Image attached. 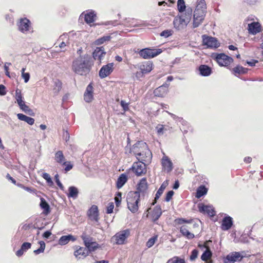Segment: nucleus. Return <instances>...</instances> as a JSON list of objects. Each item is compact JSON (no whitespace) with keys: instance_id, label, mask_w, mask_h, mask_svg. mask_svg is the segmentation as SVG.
<instances>
[{"instance_id":"6","label":"nucleus","mask_w":263,"mask_h":263,"mask_svg":"<svg viewBox=\"0 0 263 263\" xmlns=\"http://www.w3.org/2000/svg\"><path fill=\"white\" fill-rule=\"evenodd\" d=\"M130 235V230L126 229L117 233L112 238L111 240L115 241L117 245L125 243V240Z\"/></svg>"},{"instance_id":"16","label":"nucleus","mask_w":263,"mask_h":263,"mask_svg":"<svg viewBox=\"0 0 263 263\" xmlns=\"http://www.w3.org/2000/svg\"><path fill=\"white\" fill-rule=\"evenodd\" d=\"M169 85V83L165 82L162 85L157 88L154 91L155 96L159 97H164L168 91V87Z\"/></svg>"},{"instance_id":"37","label":"nucleus","mask_w":263,"mask_h":263,"mask_svg":"<svg viewBox=\"0 0 263 263\" xmlns=\"http://www.w3.org/2000/svg\"><path fill=\"white\" fill-rule=\"evenodd\" d=\"M195 9H198V10L206 11V4L205 0H197Z\"/></svg>"},{"instance_id":"11","label":"nucleus","mask_w":263,"mask_h":263,"mask_svg":"<svg viewBox=\"0 0 263 263\" xmlns=\"http://www.w3.org/2000/svg\"><path fill=\"white\" fill-rule=\"evenodd\" d=\"M114 70V63H108L103 66L100 69L99 76L101 79H104L109 76Z\"/></svg>"},{"instance_id":"54","label":"nucleus","mask_w":263,"mask_h":263,"mask_svg":"<svg viewBox=\"0 0 263 263\" xmlns=\"http://www.w3.org/2000/svg\"><path fill=\"white\" fill-rule=\"evenodd\" d=\"M121 196L122 193L121 192H118L117 196L115 198V203L117 206H118L121 203Z\"/></svg>"},{"instance_id":"40","label":"nucleus","mask_w":263,"mask_h":263,"mask_svg":"<svg viewBox=\"0 0 263 263\" xmlns=\"http://www.w3.org/2000/svg\"><path fill=\"white\" fill-rule=\"evenodd\" d=\"M85 248L88 249V253H89L90 252L95 251L98 249L99 248V244L96 241H92Z\"/></svg>"},{"instance_id":"12","label":"nucleus","mask_w":263,"mask_h":263,"mask_svg":"<svg viewBox=\"0 0 263 263\" xmlns=\"http://www.w3.org/2000/svg\"><path fill=\"white\" fill-rule=\"evenodd\" d=\"M93 99V87L92 83H90L87 86L84 93V100L87 103L92 102Z\"/></svg>"},{"instance_id":"46","label":"nucleus","mask_w":263,"mask_h":263,"mask_svg":"<svg viewBox=\"0 0 263 263\" xmlns=\"http://www.w3.org/2000/svg\"><path fill=\"white\" fill-rule=\"evenodd\" d=\"M157 235H155L153 237L149 238L148 240L146 242V247L148 248L152 247L155 244L156 241L157 240Z\"/></svg>"},{"instance_id":"10","label":"nucleus","mask_w":263,"mask_h":263,"mask_svg":"<svg viewBox=\"0 0 263 263\" xmlns=\"http://www.w3.org/2000/svg\"><path fill=\"white\" fill-rule=\"evenodd\" d=\"M202 39L203 44L208 48H216L219 46V43L215 37L204 34L202 35Z\"/></svg>"},{"instance_id":"56","label":"nucleus","mask_w":263,"mask_h":263,"mask_svg":"<svg viewBox=\"0 0 263 263\" xmlns=\"http://www.w3.org/2000/svg\"><path fill=\"white\" fill-rule=\"evenodd\" d=\"M54 178H55V182H56L57 184L58 185V186L60 188L61 190H64V186L63 185V184H62V183L61 182V181L59 180L58 174H56L55 175Z\"/></svg>"},{"instance_id":"58","label":"nucleus","mask_w":263,"mask_h":263,"mask_svg":"<svg viewBox=\"0 0 263 263\" xmlns=\"http://www.w3.org/2000/svg\"><path fill=\"white\" fill-rule=\"evenodd\" d=\"M167 112L168 114H169L171 117L174 120H175L176 122H182L183 121V119L181 117H178L177 116H176L175 115L172 114V113H171L168 111H166Z\"/></svg>"},{"instance_id":"64","label":"nucleus","mask_w":263,"mask_h":263,"mask_svg":"<svg viewBox=\"0 0 263 263\" xmlns=\"http://www.w3.org/2000/svg\"><path fill=\"white\" fill-rule=\"evenodd\" d=\"M22 77L24 79V82L27 83L30 79V74L28 72H26L25 74H22Z\"/></svg>"},{"instance_id":"18","label":"nucleus","mask_w":263,"mask_h":263,"mask_svg":"<svg viewBox=\"0 0 263 263\" xmlns=\"http://www.w3.org/2000/svg\"><path fill=\"white\" fill-rule=\"evenodd\" d=\"M199 211L203 214H207L209 216L213 217L215 215V212L213 208L211 205L203 204L198 205Z\"/></svg>"},{"instance_id":"24","label":"nucleus","mask_w":263,"mask_h":263,"mask_svg":"<svg viewBox=\"0 0 263 263\" xmlns=\"http://www.w3.org/2000/svg\"><path fill=\"white\" fill-rule=\"evenodd\" d=\"M226 257L228 260L235 262L241 261L243 256L240 252H233L228 254Z\"/></svg>"},{"instance_id":"4","label":"nucleus","mask_w":263,"mask_h":263,"mask_svg":"<svg viewBox=\"0 0 263 263\" xmlns=\"http://www.w3.org/2000/svg\"><path fill=\"white\" fill-rule=\"evenodd\" d=\"M140 195L138 192H129L127 197V206L132 213H136L138 210Z\"/></svg>"},{"instance_id":"62","label":"nucleus","mask_w":263,"mask_h":263,"mask_svg":"<svg viewBox=\"0 0 263 263\" xmlns=\"http://www.w3.org/2000/svg\"><path fill=\"white\" fill-rule=\"evenodd\" d=\"M242 2L248 5H254L258 1V0H242Z\"/></svg>"},{"instance_id":"61","label":"nucleus","mask_w":263,"mask_h":263,"mask_svg":"<svg viewBox=\"0 0 263 263\" xmlns=\"http://www.w3.org/2000/svg\"><path fill=\"white\" fill-rule=\"evenodd\" d=\"M174 194V191H168L166 194V197L165 198V200L167 202L170 201L171 200V199H172Z\"/></svg>"},{"instance_id":"60","label":"nucleus","mask_w":263,"mask_h":263,"mask_svg":"<svg viewBox=\"0 0 263 263\" xmlns=\"http://www.w3.org/2000/svg\"><path fill=\"white\" fill-rule=\"evenodd\" d=\"M120 105L123 108V109L124 111H126L128 110V103H126L125 101L121 100L120 102Z\"/></svg>"},{"instance_id":"59","label":"nucleus","mask_w":263,"mask_h":263,"mask_svg":"<svg viewBox=\"0 0 263 263\" xmlns=\"http://www.w3.org/2000/svg\"><path fill=\"white\" fill-rule=\"evenodd\" d=\"M114 208V204L113 202H110L109 203L107 209H106V213L107 214H110L112 213L113 210Z\"/></svg>"},{"instance_id":"39","label":"nucleus","mask_w":263,"mask_h":263,"mask_svg":"<svg viewBox=\"0 0 263 263\" xmlns=\"http://www.w3.org/2000/svg\"><path fill=\"white\" fill-rule=\"evenodd\" d=\"M233 72L235 74H245L248 71V69L243 67L241 66H237L236 67L233 68Z\"/></svg>"},{"instance_id":"9","label":"nucleus","mask_w":263,"mask_h":263,"mask_svg":"<svg viewBox=\"0 0 263 263\" xmlns=\"http://www.w3.org/2000/svg\"><path fill=\"white\" fill-rule=\"evenodd\" d=\"M206 11L195 9L193 15V27H198L204 20Z\"/></svg>"},{"instance_id":"26","label":"nucleus","mask_w":263,"mask_h":263,"mask_svg":"<svg viewBox=\"0 0 263 263\" xmlns=\"http://www.w3.org/2000/svg\"><path fill=\"white\" fill-rule=\"evenodd\" d=\"M198 70L201 76L203 77L209 76L212 73V69L206 65H201L198 67Z\"/></svg>"},{"instance_id":"15","label":"nucleus","mask_w":263,"mask_h":263,"mask_svg":"<svg viewBox=\"0 0 263 263\" xmlns=\"http://www.w3.org/2000/svg\"><path fill=\"white\" fill-rule=\"evenodd\" d=\"M87 215L91 220L98 222L99 219L98 206L96 205H92L88 210Z\"/></svg>"},{"instance_id":"55","label":"nucleus","mask_w":263,"mask_h":263,"mask_svg":"<svg viewBox=\"0 0 263 263\" xmlns=\"http://www.w3.org/2000/svg\"><path fill=\"white\" fill-rule=\"evenodd\" d=\"M198 254V250L196 249H194L192 251L191 255L190 257V260L192 261L194 260L197 257Z\"/></svg>"},{"instance_id":"1","label":"nucleus","mask_w":263,"mask_h":263,"mask_svg":"<svg viewBox=\"0 0 263 263\" xmlns=\"http://www.w3.org/2000/svg\"><path fill=\"white\" fill-rule=\"evenodd\" d=\"M93 65L91 57L87 55L80 56L75 59L72 63V70L76 74L86 76L91 70Z\"/></svg>"},{"instance_id":"33","label":"nucleus","mask_w":263,"mask_h":263,"mask_svg":"<svg viewBox=\"0 0 263 263\" xmlns=\"http://www.w3.org/2000/svg\"><path fill=\"white\" fill-rule=\"evenodd\" d=\"M127 176L126 175L122 174L118 178L117 181V187L120 189L122 187L127 181Z\"/></svg>"},{"instance_id":"22","label":"nucleus","mask_w":263,"mask_h":263,"mask_svg":"<svg viewBox=\"0 0 263 263\" xmlns=\"http://www.w3.org/2000/svg\"><path fill=\"white\" fill-rule=\"evenodd\" d=\"M88 249L84 247H77V250L74 251V255L76 258L80 259L84 258L88 256Z\"/></svg>"},{"instance_id":"38","label":"nucleus","mask_w":263,"mask_h":263,"mask_svg":"<svg viewBox=\"0 0 263 263\" xmlns=\"http://www.w3.org/2000/svg\"><path fill=\"white\" fill-rule=\"evenodd\" d=\"M212 255V252L209 248H207L202 253L201 256V259L203 261H208L211 258Z\"/></svg>"},{"instance_id":"41","label":"nucleus","mask_w":263,"mask_h":263,"mask_svg":"<svg viewBox=\"0 0 263 263\" xmlns=\"http://www.w3.org/2000/svg\"><path fill=\"white\" fill-rule=\"evenodd\" d=\"M110 35H105L100 38H99L95 41V44L97 45H100L106 42L109 41L111 39Z\"/></svg>"},{"instance_id":"63","label":"nucleus","mask_w":263,"mask_h":263,"mask_svg":"<svg viewBox=\"0 0 263 263\" xmlns=\"http://www.w3.org/2000/svg\"><path fill=\"white\" fill-rule=\"evenodd\" d=\"M66 166L65 167V171L66 172H68L70 170H71L73 167V165L70 162H67L66 165H65Z\"/></svg>"},{"instance_id":"32","label":"nucleus","mask_w":263,"mask_h":263,"mask_svg":"<svg viewBox=\"0 0 263 263\" xmlns=\"http://www.w3.org/2000/svg\"><path fill=\"white\" fill-rule=\"evenodd\" d=\"M167 183H165V182H164L161 184V185L160 186V187H159V189H158V190L157 191V192L156 194L154 201H153V202L152 204V205H154L157 202V200L159 198L160 196L162 194L164 189H165V187L167 186Z\"/></svg>"},{"instance_id":"53","label":"nucleus","mask_w":263,"mask_h":263,"mask_svg":"<svg viewBox=\"0 0 263 263\" xmlns=\"http://www.w3.org/2000/svg\"><path fill=\"white\" fill-rule=\"evenodd\" d=\"M173 32L172 30H165L161 32L160 35L164 37H168L172 35Z\"/></svg>"},{"instance_id":"13","label":"nucleus","mask_w":263,"mask_h":263,"mask_svg":"<svg viewBox=\"0 0 263 263\" xmlns=\"http://www.w3.org/2000/svg\"><path fill=\"white\" fill-rule=\"evenodd\" d=\"M162 170L167 173L171 172L173 168V165L170 159L166 156H164L161 159Z\"/></svg>"},{"instance_id":"19","label":"nucleus","mask_w":263,"mask_h":263,"mask_svg":"<svg viewBox=\"0 0 263 263\" xmlns=\"http://www.w3.org/2000/svg\"><path fill=\"white\" fill-rule=\"evenodd\" d=\"M106 54L105 49L103 46L97 47L92 53V56L95 60H99L100 62Z\"/></svg>"},{"instance_id":"27","label":"nucleus","mask_w":263,"mask_h":263,"mask_svg":"<svg viewBox=\"0 0 263 263\" xmlns=\"http://www.w3.org/2000/svg\"><path fill=\"white\" fill-rule=\"evenodd\" d=\"M134 18H126L125 20V24L127 26L131 27L147 26L148 24L145 21H140L139 23H135Z\"/></svg>"},{"instance_id":"2","label":"nucleus","mask_w":263,"mask_h":263,"mask_svg":"<svg viewBox=\"0 0 263 263\" xmlns=\"http://www.w3.org/2000/svg\"><path fill=\"white\" fill-rule=\"evenodd\" d=\"M130 151L138 160L144 161L147 163L151 162L152 154L145 142L138 141L133 145Z\"/></svg>"},{"instance_id":"35","label":"nucleus","mask_w":263,"mask_h":263,"mask_svg":"<svg viewBox=\"0 0 263 263\" xmlns=\"http://www.w3.org/2000/svg\"><path fill=\"white\" fill-rule=\"evenodd\" d=\"M41 208L44 210V213L46 214H48L50 212V206L46 201L43 198L41 199L40 202Z\"/></svg>"},{"instance_id":"52","label":"nucleus","mask_w":263,"mask_h":263,"mask_svg":"<svg viewBox=\"0 0 263 263\" xmlns=\"http://www.w3.org/2000/svg\"><path fill=\"white\" fill-rule=\"evenodd\" d=\"M42 177L45 179L47 181V182L49 184H53V182L51 180V178L50 177V176L49 175V174H48V173H43L42 174Z\"/></svg>"},{"instance_id":"31","label":"nucleus","mask_w":263,"mask_h":263,"mask_svg":"<svg viewBox=\"0 0 263 263\" xmlns=\"http://www.w3.org/2000/svg\"><path fill=\"white\" fill-rule=\"evenodd\" d=\"M208 189L204 185H201L197 188L195 197L197 198H200L206 195Z\"/></svg>"},{"instance_id":"7","label":"nucleus","mask_w":263,"mask_h":263,"mask_svg":"<svg viewBox=\"0 0 263 263\" xmlns=\"http://www.w3.org/2000/svg\"><path fill=\"white\" fill-rule=\"evenodd\" d=\"M133 163L131 169L138 176H142L146 172V164L145 161L138 160Z\"/></svg>"},{"instance_id":"50","label":"nucleus","mask_w":263,"mask_h":263,"mask_svg":"<svg viewBox=\"0 0 263 263\" xmlns=\"http://www.w3.org/2000/svg\"><path fill=\"white\" fill-rule=\"evenodd\" d=\"M175 221H176V222L178 224H182L184 223H191L192 222L193 219H191L186 220L184 218H181L176 219Z\"/></svg>"},{"instance_id":"34","label":"nucleus","mask_w":263,"mask_h":263,"mask_svg":"<svg viewBox=\"0 0 263 263\" xmlns=\"http://www.w3.org/2000/svg\"><path fill=\"white\" fill-rule=\"evenodd\" d=\"M180 231L183 236H186L189 239H192L194 237V235L190 233L185 226L181 227Z\"/></svg>"},{"instance_id":"21","label":"nucleus","mask_w":263,"mask_h":263,"mask_svg":"<svg viewBox=\"0 0 263 263\" xmlns=\"http://www.w3.org/2000/svg\"><path fill=\"white\" fill-rule=\"evenodd\" d=\"M30 22L26 18H21L18 24L19 30L25 33L29 30Z\"/></svg>"},{"instance_id":"17","label":"nucleus","mask_w":263,"mask_h":263,"mask_svg":"<svg viewBox=\"0 0 263 263\" xmlns=\"http://www.w3.org/2000/svg\"><path fill=\"white\" fill-rule=\"evenodd\" d=\"M147 182L145 178H143L138 184L137 191L134 192H138L139 195L144 196L147 190Z\"/></svg>"},{"instance_id":"29","label":"nucleus","mask_w":263,"mask_h":263,"mask_svg":"<svg viewBox=\"0 0 263 263\" xmlns=\"http://www.w3.org/2000/svg\"><path fill=\"white\" fill-rule=\"evenodd\" d=\"M162 214L161 209L159 206H156L154 208L152 214V218L154 222H156L160 218Z\"/></svg>"},{"instance_id":"43","label":"nucleus","mask_w":263,"mask_h":263,"mask_svg":"<svg viewBox=\"0 0 263 263\" xmlns=\"http://www.w3.org/2000/svg\"><path fill=\"white\" fill-rule=\"evenodd\" d=\"M71 235H65L62 236L59 241V244L61 245H65L70 241Z\"/></svg>"},{"instance_id":"25","label":"nucleus","mask_w":263,"mask_h":263,"mask_svg":"<svg viewBox=\"0 0 263 263\" xmlns=\"http://www.w3.org/2000/svg\"><path fill=\"white\" fill-rule=\"evenodd\" d=\"M139 68L141 70L143 73L146 74L149 73L153 69V63L151 61L145 62L140 65Z\"/></svg>"},{"instance_id":"3","label":"nucleus","mask_w":263,"mask_h":263,"mask_svg":"<svg viewBox=\"0 0 263 263\" xmlns=\"http://www.w3.org/2000/svg\"><path fill=\"white\" fill-rule=\"evenodd\" d=\"M192 17V9L188 8L185 13L176 16L173 21L174 27L177 30L184 29L189 23Z\"/></svg>"},{"instance_id":"48","label":"nucleus","mask_w":263,"mask_h":263,"mask_svg":"<svg viewBox=\"0 0 263 263\" xmlns=\"http://www.w3.org/2000/svg\"><path fill=\"white\" fill-rule=\"evenodd\" d=\"M62 88V83L59 81L57 80L55 81L54 82V87L53 88V91L54 93H57L59 92V91L61 90Z\"/></svg>"},{"instance_id":"28","label":"nucleus","mask_w":263,"mask_h":263,"mask_svg":"<svg viewBox=\"0 0 263 263\" xmlns=\"http://www.w3.org/2000/svg\"><path fill=\"white\" fill-rule=\"evenodd\" d=\"M55 162L61 165H66V161L62 151H57L54 154Z\"/></svg>"},{"instance_id":"42","label":"nucleus","mask_w":263,"mask_h":263,"mask_svg":"<svg viewBox=\"0 0 263 263\" xmlns=\"http://www.w3.org/2000/svg\"><path fill=\"white\" fill-rule=\"evenodd\" d=\"M186 5L184 0H178L177 1V9L179 12H183L186 11Z\"/></svg>"},{"instance_id":"51","label":"nucleus","mask_w":263,"mask_h":263,"mask_svg":"<svg viewBox=\"0 0 263 263\" xmlns=\"http://www.w3.org/2000/svg\"><path fill=\"white\" fill-rule=\"evenodd\" d=\"M15 98L16 102L23 100V96L21 90L16 89L15 92Z\"/></svg>"},{"instance_id":"36","label":"nucleus","mask_w":263,"mask_h":263,"mask_svg":"<svg viewBox=\"0 0 263 263\" xmlns=\"http://www.w3.org/2000/svg\"><path fill=\"white\" fill-rule=\"evenodd\" d=\"M69 193L67 196L69 197H72L73 199L77 198L78 195V190L75 186H70L68 189Z\"/></svg>"},{"instance_id":"45","label":"nucleus","mask_w":263,"mask_h":263,"mask_svg":"<svg viewBox=\"0 0 263 263\" xmlns=\"http://www.w3.org/2000/svg\"><path fill=\"white\" fill-rule=\"evenodd\" d=\"M166 263H186L185 260L177 256L170 259Z\"/></svg>"},{"instance_id":"14","label":"nucleus","mask_w":263,"mask_h":263,"mask_svg":"<svg viewBox=\"0 0 263 263\" xmlns=\"http://www.w3.org/2000/svg\"><path fill=\"white\" fill-rule=\"evenodd\" d=\"M83 15L85 22L87 24H90L95 22L96 17V13L92 10H88L83 12L80 16Z\"/></svg>"},{"instance_id":"49","label":"nucleus","mask_w":263,"mask_h":263,"mask_svg":"<svg viewBox=\"0 0 263 263\" xmlns=\"http://www.w3.org/2000/svg\"><path fill=\"white\" fill-rule=\"evenodd\" d=\"M22 111H23L24 112H25V113H27L28 114V115H33V111L31 109H30L28 106H27V105H24L23 106H22L21 108H20Z\"/></svg>"},{"instance_id":"20","label":"nucleus","mask_w":263,"mask_h":263,"mask_svg":"<svg viewBox=\"0 0 263 263\" xmlns=\"http://www.w3.org/2000/svg\"><path fill=\"white\" fill-rule=\"evenodd\" d=\"M248 30L249 33L256 34L261 31V25L258 22H252L248 24Z\"/></svg>"},{"instance_id":"57","label":"nucleus","mask_w":263,"mask_h":263,"mask_svg":"<svg viewBox=\"0 0 263 263\" xmlns=\"http://www.w3.org/2000/svg\"><path fill=\"white\" fill-rule=\"evenodd\" d=\"M31 247V243L30 242H24L21 248L22 250H23L24 251H26L28 249H29Z\"/></svg>"},{"instance_id":"30","label":"nucleus","mask_w":263,"mask_h":263,"mask_svg":"<svg viewBox=\"0 0 263 263\" xmlns=\"http://www.w3.org/2000/svg\"><path fill=\"white\" fill-rule=\"evenodd\" d=\"M17 117L20 120L25 121L30 125H33L34 123V119L33 118L27 116L23 114H17Z\"/></svg>"},{"instance_id":"8","label":"nucleus","mask_w":263,"mask_h":263,"mask_svg":"<svg viewBox=\"0 0 263 263\" xmlns=\"http://www.w3.org/2000/svg\"><path fill=\"white\" fill-rule=\"evenodd\" d=\"M161 49H152L150 48H145L141 49L139 53V55L144 59H149L154 58L162 52Z\"/></svg>"},{"instance_id":"23","label":"nucleus","mask_w":263,"mask_h":263,"mask_svg":"<svg viewBox=\"0 0 263 263\" xmlns=\"http://www.w3.org/2000/svg\"><path fill=\"white\" fill-rule=\"evenodd\" d=\"M233 225L232 218L229 216L224 217L222 221L221 229L223 231H227L229 230Z\"/></svg>"},{"instance_id":"5","label":"nucleus","mask_w":263,"mask_h":263,"mask_svg":"<svg viewBox=\"0 0 263 263\" xmlns=\"http://www.w3.org/2000/svg\"><path fill=\"white\" fill-rule=\"evenodd\" d=\"M212 58L216 60L219 65L221 66H227L233 62L232 58L227 55L224 53H213Z\"/></svg>"},{"instance_id":"47","label":"nucleus","mask_w":263,"mask_h":263,"mask_svg":"<svg viewBox=\"0 0 263 263\" xmlns=\"http://www.w3.org/2000/svg\"><path fill=\"white\" fill-rule=\"evenodd\" d=\"M157 133L159 136L163 135L164 131L166 129L164 128V126L161 124H158L156 127Z\"/></svg>"},{"instance_id":"44","label":"nucleus","mask_w":263,"mask_h":263,"mask_svg":"<svg viewBox=\"0 0 263 263\" xmlns=\"http://www.w3.org/2000/svg\"><path fill=\"white\" fill-rule=\"evenodd\" d=\"M39 243L40 245V248L33 251V253L35 255H38L40 253H43L45 249V243L43 241H40Z\"/></svg>"}]
</instances>
